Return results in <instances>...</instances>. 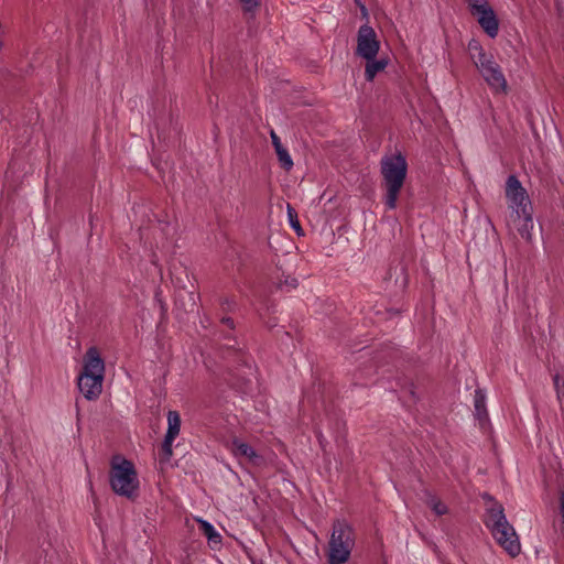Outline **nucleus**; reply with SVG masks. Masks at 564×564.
Segmentation results:
<instances>
[{
	"mask_svg": "<svg viewBox=\"0 0 564 564\" xmlns=\"http://www.w3.org/2000/svg\"><path fill=\"white\" fill-rule=\"evenodd\" d=\"M299 285V281L294 276H285V279L282 281H280L278 283V289L282 290V291H285V292H290L294 289H296Z\"/></svg>",
	"mask_w": 564,
	"mask_h": 564,
	"instance_id": "nucleus-22",
	"label": "nucleus"
},
{
	"mask_svg": "<svg viewBox=\"0 0 564 564\" xmlns=\"http://www.w3.org/2000/svg\"><path fill=\"white\" fill-rule=\"evenodd\" d=\"M224 339L228 340V343L225 344V347L227 349H232L235 352L241 354L240 349H236L237 340L234 336H231L230 334H225Z\"/></svg>",
	"mask_w": 564,
	"mask_h": 564,
	"instance_id": "nucleus-26",
	"label": "nucleus"
},
{
	"mask_svg": "<svg viewBox=\"0 0 564 564\" xmlns=\"http://www.w3.org/2000/svg\"><path fill=\"white\" fill-rule=\"evenodd\" d=\"M553 383H554L556 397L558 400H561L562 397L564 395V380H562L560 375L556 373L553 376Z\"/></svg>",
	"mask_w": 564,
	"mask_h": 564,
	"instance_id": "nucleus-23",
	"label": "nucleus"
},
{
	"mask_svg": "<svg viewBox=\"0 0 564 564\" xmlns=\"http://www.w3.org/2000/svg\"><path fill=\"white\" fill-rule=\"evenodd\" d=\"M155 301L159 303L160 305V308H161V312H162V315H164L167 311V307H166V304L165 302L161 299V292L160 291H156L155 292Z\"/></svg>",
	"mask_w": 564,
	"mask_h": 564,
	"instance_id": "nucleus-29",
	"label": "nucleus"
},
{
	"mask_svg": "<svg viewBox=\"0 0 564 564\" xmlns=\"http://www.w3.org/2000/svg\"><path fill=\"white\" fill-rule=\"evenodd\" d=\"M167 430L160 448V463L166 464L173 455V442L181 431V415L177 411L170 410L167 412Z\"/></svg>",
	"mask_w": 564,
	"mask_h": 564,
	"instance_id": "nucleus-7",
	"label": "nucleus"
},
{
	"mask_svg": "<svg viewBox=\"0 0 564 564\" xmlns=\"http://www.w3.org/2000/svg\"><path fill=\"white\" fill-rule=\"evenodd\" d=\"M474 406L475 415L479 421H484L488 417V412L486 409V394L481 389L475 390Z\"/></svg>",
	"mask_w": 564,
	"mask_h": 564,
	"instance_id": "nucleus-16",
	"label": "nucleus"
},
{
	"mask_svg": "<svg viewBox=\"0 0 564 564\" xmlns=\"http://www.w3.org/2000/svg\"><path fill=\"white\" fill-rule=\"evenodd\" d=\"M227 448L239 460V463L247 462L253 466H259L263 458L257 451L246 443L243 440L235 436L227 443Z\"/></svg>",
	"mask_w": 564,
	"mask_h": 564,
	"instance_id": "nucleus-8",
	"label": "nucleus"
},
{
	"mask_svg": "<svg viewBox=\"0 0 564 564\" xmlns=\"http://www.w3.org/2000/svg\"><path fill=\"white\" fill-rule=\"evenodd\" d=\"M380 50V42L375 30L366 24H362L357 34V48L356 54L365 59H373L377 57Z\"/></svg>",
	"mask_w": 564,
	"mask_h": 564,
	"instance_id": "nucleus-6",
	"label": "nucleus"
},
{
	"mask_svg": "<svg viewBox=\"0 0 564 564\" xmlns=\"http://www.w3.org/2000/svg\"><path fill=\"white\" fill-rule=\"evenodd\" d=\"M388 65V61L386 58L376 59H366V68H365V78L367 82H372L376 75L382 72Z\"/></svg>",
	"mask_w": 564,
	"mask_h": 564,
	"instance_id": "nucleus-15",
	"label": "nucleus"
},
{
	"mask_svg": "<svg viewBox=\"0 0 564 564\" xmlns=\"http://www.w3.org/2000/svg\"><path fill=\"white\" fill-rule=\"evenodd\" d=\"M506 197L514 214H527L525 210H532V204L525 188L513 174L509 175L506 181Z\"/></svg>",
	"mask_w": 564,
	"mask_h": 564,
	"instance_id": "nucleus-5",
	"label": "nucleus"
},
{
	"mask_svg": "<svg viewBox=\"0 0 564 564\" xmlns=\"http://www.w3.org/2000/svg\"><path fill=\"white\" fill-rule=\"evenodd\" d=\"M245 12L253 13L260 6V0H239Z\"/></svg>",
	"mask_w": 564,
	"mask_h": 564,
	"instance_id": "nucleus-24",
	"label": "nucleus"
},
{
	"mask_svg": "<svg viewBox=\"0 0 564 564\" xmlns=\"http://www.w3.org/2000/svg\"><path fill=\"white\" fill-rule=\"evenodd\" d=\"M492 55L491 54H487L486 52H484L482 55H479L478 57L474 58L473 59V63L474 65L477 67L478 65H480L481 62H486L487 59H489Z\"/></svg>",
	"mask_w": 564,
	"mask_h": 564,
	"instance_id": "nucleus-30",
	"label": "nucleus"
},
{
	"mask_svg": "<svg viewBox=\"0 0 564 564\" xmlns=\"http://www.w3.org/2000/svg\"><path fill=\"white\" fill-rule=\"evenodd\" d=\"M427 505L437 516H444L448 512L446 505L433 495L429 496Z\"/></svg>",
	"mask_w": 564,
	"mask_h": 564,
	"instance_id": "nucleus-18",
	"label": "nucleus"
},
{
	"mask_svg": "<svg viewBox=\"0 0 564 564\" xmlns=\"http://www.w3.org/2000/svg\"><path fill=\"white\" fill-rule=\"evenodd\" d=\"M465 1L467 3V8H468L469 12L477 8L485 7V6L489 4L488 0H465Z\"/></svg>",
	"mask_w": 564,
	"mask_h": 564,
	"instance_id": "nucleus-27",
	"label": "nucleus"
},
{
	"mask_svg": "<svg viewBox=\"0 0 564 564\" xmlns=\"http://www.w3.org/2000/svg\"><path fill=\"white\" fill-rule=\"evenodd\" d=\"M220 323L223 325H225L227 328H229L230 330L235 329V322L231 317L224 316V317H221Z\"/></svg>",
	"mask_w": 564,
	"mask_h": 564,
	"instance_id": "nucleus-31",
	"label": "nucleus"
},
{
	"mask_svg": "<svg viewBox=\"0 0 564 564\" xmlns=\"http://www.w3.org/2000/svg\"><path fill=\"white\" fill-rule=\"evenodd\" d=\"M389 315L392 317V316H397L400 314V310H397V308H390L388 311Z\"/></svg>",
	"mask_w": 564,
	"mask_h": 564,
	"instance_id": "nucleus-34",
	"label": "nucleus"
},
{
	"mask_svg": "<svg viewBox=\"0 0 564 564\" xmlns=\"http://www.w3.org/2000/svg\"><path fill=\"white\" fill-rule=\"evenodd\" d=\"M220 306L224 312H234L237 307L235 300L225 297L220 301Z\"/></svg>",
	"mask_w": 564,
	"mask_h": 564,
	"instance_id": "nucleus-25",
	"label": "nucleus"
},
{
	"mask_svg": "<svg viewBox=\"0 0 564 564\" xmlns=\"http://www.w3.org/2000/svg\"><path fill=\"white\" fill-rule=\"evenodd\" d=\"M525 212L527 214H516V219L513 221L521 238L530 242L532 240V230L534 227L532 217L533 209Z\"/></svg>",
	"mask_w": 564,
	"mask_h": 564,
	"instance_id": "nucleus-13",
	"label": "nucleus"
},
{
	"mask_svg": "<svg viewBox=\"0 0 564 564\" xmlns=\"http://www.w3.org/2000/svg\"><path fill=\"white\" fill-rule=\"evenodd\" d=\"M484 523L490 530L496 542L511 557L520 554L519 538L514 528L508 522L501 503L494 501L492 507H487Z\"/></svg>",
	"mask_w": 564,
	"mask_h": 564,
	"instance_id": "nucleus-2",
	"label": "nucleus"
},
{
	"mask_svg": "<svg viewBox=\"0 0 564 564\" xmlns=\"http://www.w3.org/2000/svg\"><path fill=\"white\" fill-rule=\"evenodd\" d=\"M467 50H468V54H469V57L471 61L474 58L478 57L479 55H482L484 52H486L484 50L482 45L480 44V42L476 39H471L468 42Z\"/></svg>",
	"mask_w": 564,
	"mask_h": 564,
	"instance_id": "nucleus-21",
	"label": "nucleus"
},
{
	"mask_svg": "<svg viewBox=\"0 0 564 564\" xmlns=\"http://www.w3.org/2000/svg\"><path fill=\"white\" fill-rule=\"evenodd\" d=\"M488 86L496 93H505L507 89V80L499 64L494 67L487 68L480 73Z\"/></svg>",
	"mask_w": 564,
	"mask_h": 564,
	"instance_id": "nucleus-12",
	"label": "nucleus"
},
{
	"mask_svg": "<svg viewBox=\"0 0 564 564\" xmlns=\"http://www.w3.org/2000/svg\"><path fill=\"white\" fill-rule=\"evenodd\" d=\"M80 373L99 376L104 378L105 362L96 347H90L87 350L85 355L84 367Z\"/></svg>",
	"mask_w": 564,
	"mask_h": 564,
	"instance_id": "nucleus-11",
	"label": "nucleus"
},
{
	"mask_svg": "<svg viewBox=\"0 0 564 564\" xmlns=\"http://www.w3.org/2000/svg\"><path fill=\"white\" fill-rule=\"evenodd\" d=\"M467 50H468V54H469V57L471 61L474 58L478 57L479 55H482L484 52H486L484 50L482 45L480 44V42L476 39H471L468 42Z\"/></svg>",
	"mask_w": 564,
	"mask_h": 564,
	"instance_id": "nucleus-20",
	"label": "nucleus"
},
{
	"mask_svg": "<svg viewBox=\"0 0 564 564\" xmlns=\"http://www.w3.org/2000/svg\"><path fill=\"white\" fill-rule=\"evenodd\" d=\"M470 14L477 19L478 24L490 39L498 35L499 20L490 3L470 11Z\"/></svg>",
	"mask_w": 564,
	"mask_h": 564,
	"instance_id": "nucleus-9",
	"label": "nucleus"
},
{
	"mask_svg": "<svg viewBox=\"0 0 564 564\" xmlns=\"http://www.w3.org/2000/svg\"><path fill=\"white\" fill-rule=\"evenodd\" d=\"M560 511H561L562 520L564 522V491L561 492V497H560Z\"/></svg>",
	"mask_w": 564,
	"mask_h": 564,
	"instance_id": "nucleus-32",
	"label": "nucleus"
},
{
	"mask_svg": "<svg viewBox=\"0 0 564 564\" xmlns=\"http://www.w3.org/2000/svg\"><path fill=\"white\" fill-rule=\"evenodd\" d=\"M286 212H288V218H289L290 226L295 230V232L297 235H303V229L301 227V224L297 218V213L294 209V207H292V205L288 204Z\"/></svg>",
	"mask_w": 564,
	"mask_h": 564,
	"instance_id": "nucleus-19",
	"label": "nucleus"
},
{
	"mask_svg": "<svg viewBox=\"0 0 564 564\" xmlns=\"http://www.w3.org/2000/svg\"><path fill=\"white\" fill-rule=\"evenodd\" d=\"M495 64H498L494 56H491L489 59H487L485 63L481 62L480 65H478L476 68L479 73H482L484 70H486L487 68H491L495 66Z\"/></svg>",
	"mask_w": 564,
	"mask_h": 564,
	"instance_id": "nucleus-28",
	"label": "nucleus"
},
{
	"mask_svg": "<svg viewBox=\"0 0 564 564\" xmlns=\"http://www.w3.org/2000/svg\"><path fill=\"white\" fill-rule=\"evenodd\" d=\"M202 533L207 538L208 542L218 544L221 542V535L216 531L215 527L206 520H198Z\"/></svg>",
	"mask_w": 564,
	"mask_h": 564,
	"instance_id": "nucleus-17",
	"label": "nucleus"
},
{
	"mask_svg": "<svg viewBox=\"0 0 564 564\" xmlns=\"http://www.w3.org/2000/svg\"><path fill=\"white\" fill-rule=\"evenodd\" d=\"M110 487L115 494L129 500L138 497L139 479L132 462L115 456L109 471Z\"/></svg>",
	"mask_w": 564,
	"mask_h": 564,
	"instance_id": "nucleus-3",
	"label": "nucleus"
},
{
	"mask_svg": "<svg viewBox=\"0 0 564 564\" xmlns=\"http://www.w3.org/2000/svg\"><path fill=\"white\" fill-rule=\"evenodd\" d=\"M380 173L382 176L381 186L386 191L383 203L388 209L393 210L397 208L398 197L406 178L408 163L405 156L400 152L384 155L380 160Z\"/></svg>",
	"mask_w": 564,
	"mask_h": 564,
	"instance_id": "nucleus-1",
	"label": "nucleus"
},
{
	"mask_svg": "<svg viewBox=\"0 0 564 564\" xmlns=\"http://www.w3.org/2000/svg\"><path fill=\"white\" fill-rule=\"evenodd\" d=\"M355 540L352 527L346 520H335L328 542V564L346 563L355 546Z\"/></svg>",
	"mask_w": 564,
	"mask_h": 564,
	"instance_id": "nucleus-4",
	"label": "nucleus"
},
{
	"mask_svg": "<svg viewBox=\"0 0 564 564\" xmlns=\"http://www.w3.org/2000/svg\"><path fill=\"white\" fill-rule=\"evenodd\" d=\"M102 381V377L80 373L77 386L87 400H96L101 393Z\"/></svg>",
	"mask_w": 564,
	"mask_h": 564,
	"instance_id": "nucleus-10",
	"label": "nucleus"
},
{
	"mask_svg": "<svg viewBox=\"0 0 564 564\" xmlns=\"http://www.w3.org/2000/svg\"><path fill=\"white\" fill-rule=\"evenodd\" d=\"M484 499L489 501L491 505L489 507H492L494 506V501H497L492 496H490L489 494H485L484 495Z\"/></svg>",
	"mask_w": 564,
	"mask_h": 564,
	"instance_id": "nucleus-33",
	"label": "nucleus"
},
{
	"mask_svg": "<svg viewBox=\"0 0 564 564\" xmlns=\"http://www.w3.org/2000/svg\"><path fill=\"white\" fill-rule=\"evenodd\" d=\"M270 137L281 167L284 169L285 171H290L293 167L294 163L288 149L283 147L279 135L274 132V130H271Z\"/></svg>",
	"mask_w": 564,
	"mask_h": 564,
	"instance_id": "nucleus-14",
	"label": "nucleus"
},
{
	"mask_svg": "<svg viewBox=\"0 0 564 564\" xmlns=\"http://www.w3.org/2000/svg\"><path fill=\"white\" fill-rule=\"evenodd\" d=\"M360 9H361L364 15H367V9L364 4H360Z\"/></svg>",
	"mask_w": 564,
	"mask_h": 564,
	"instance_id": "nucleus-35",
	"label": "nucleus"
}]
</instances>
